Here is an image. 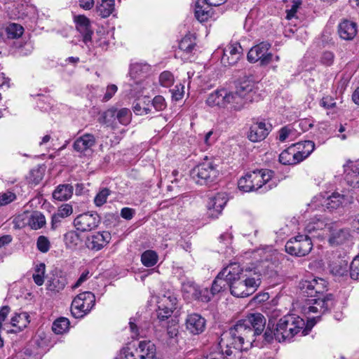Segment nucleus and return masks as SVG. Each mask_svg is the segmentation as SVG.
Segmentation results:
<instances>
[{
    "instance_id": "1",
    "label": "nucleus",
    "mask_w": 359,
    "mask_h": 359,
    "mask_svg": "<svg viewBox=\"0 0 359 359\" xmlns=\"http://www.w3.org/2000/svg\"><path fill=\"white\" fill-rule=\"evenodd\" d=\"M265 325L266 318L262 313L248 315L222 334L219 342L222 352L227 356L240 355L242 351L251 347L254 337L261 335Z\"/></svg>"
},
{
    "instance_id": "2",
    "label": "nucleus",
    "mask_w": 359,
    "mask_h": 359,
    "mask_svg": "<svg viewBox=\"0 0 359 359\" xmlns=\"http://www.w3.org/2000/svg\"><path fill=\"white\" fill-rule=\"evenodd\" d=\"M270 319L266 330L263 337L266 342H271L275 339L278 342L290 340L299 332H302V335L308 334L309 332L316 324V318H309L305 326L304 319L295 314H287L281 318L276 324V328L272 325Z\"/></svg>"
},
{
    "instance_id": "3",
    "label": "nucleus",
    "mask_w": 359,
    "mask_h": 359,
    "mask_svg": "<svg viewBox=\"0 0 359 359\" xmlns=\"http://www.w3.org/2000/svg\"><path fill=\"white\" fill-rule=\"evenodd\" d=\"M226 277L231 294L236 297L252 295L261 284V278L257 273L254 276H247L238 271H229Z\"/></svg>"
},
{
    "instance_id": "4",
    "label": "nucleus",
    "mask_w": 359,
    "mask_h": 359,
    "mask_svg": "<svg viewBox=\"0 0 359 359\" xmlns=\"http://www.w3.org/2000/svg\"><path fill=\"white\" fill-rule=\"evenodd\" d=\"M273 172L262 169L248 172L238 182V189L244 192L258 191H266L272 188Z\"/></svg>"
},
{
    "instance_id": "5",
    "label": "nucleus",
    "mask_w": 359,
    "mask_h": 359,
    "mask_svg": "<svg viewBox=\"0 0 359 359\" xmlns=\"http://www.w3.org/2000/svg\"><path fill=\"white\" fill-rule=\"evenodd\" d=\"M253 85L243 82L236 87L235 92L226 90V107L239 111L249 102H252Z\"/></svg>"
},
{
    "instance_id": "6",
    "label": "nucleus",
    "mask_w": 359,
    "mask_h": 359,
    "mask_svg": "<svg viewBox=\"0 0 359 359\" xmlns=\"http://www.w3.org/2000/svg\"><path fill=\"white\" fill-rule=\"evenodd\" d=\"M119 356L120 359H156V348L152 341H141L134 349L128 347L122 348Z\"/></svg>"
},
{
    "instance_id": "7",
    "label": "nucleus",
    "mask_w": 359,
    "mask_h": 359,
    "mask_svg": "<svg viewBox=\"0 0 359 359\" xmlns=\"http://www.w3.org/2000/svg\"><path fill=\"white\" fill-rule=\"evenodd\" d=\"M219 175L216 165L205 161L194 168L190 173L193 180L200 185L208 184L215 181Z\"/></svg>"
},
{
    "instance_id": "8",
    "label": "nucleus",
    "mask_w": 359,
    "mask_h": 359,
    "mask_svg": "<svg viewBox=\"0 0 359 359\" xmlns=\"http://www.w3.org/2000/svg\"><path fill=\"white\" fill-rule=\"evenodd\" d=\"M95 297L90 292L79 294L72 301L71 313L75 318H81L88 313L95 305Z\"/></svg>"
},
{
    "instance_id": "9",
    "label": "nucleus",
    "mask_w": 359,
    "mask_h": 359,
    "mask_svg": "<svg viewBox=\"0 0 359 359\" xmlns=\"http://www.w3.org/2000/svg\"><path fill=\"white\" fill-rule=\"evenodd\" d=\"M313 248L311 237L308 235L299 234L290 238L285 244V251L297 257H303L308 255Z\"/></svg>"
},
{
    "instance_id": "10",
    "label": "nucleus",
    "mask_w": 359,
    "mask_h": 359,
    "mask_svg": "<svg viewBox=\"0 0 359 359\" xmlns=\"http://www.w3.org/2000/svg\"><path fill=\"white\" fill-rule=\"evenodd\" d=\"M334 306V299L332 294H328L323 297H318L307 300L306 305L304 306V312L306 314L310 313H319L315 317L316 323L320 320V315L325 313Z\"/></svg>"
},
{
    "instance_id": "11",
    "label": "nucleus",
    "mask_w": 359,
    "mask_h": 359,
    "mask_svg": "<svg viewBox=\"0 0 359 359\" xmlns=\"http://www.w3.org/2000/svg\"><path fill=\"white\" fill-rule=\"evenodd\" d=\"M270 48L271 44L264 41L253 46L248 53V60L251 63L259 62L261 66L269 65L273 58Z\"/></svg>"
},
{
    "instance_id": "12",
    "label": "nucleus",
    "mask_w": 359,
    "mask_h": 359,
    "mask_svg": "<svg viewBox=\"0 0 359 359\" xmlns=\"http://www.w3.org/2000/svg\"><path fill=\"white\" fill-rule=\"evenodd\" d=\"M299 287L304 296L315 297L327 290V282L323 278H309L302 280Z\"/></svg>"
},
{
    "instance_id": "13",
    "label": "nucleus",
    "mask_w": 359,
    "mask_h": 359,
    "mask_svg": "<svg viewBox=\"0 0 359 359\" xmlns=\"http://www.w3.org/2000/svg\"><path fill=\"white\" fill-rule=\"evenodd\" d=\"M334 222L326 218H313L305 226V231L313 238H323L328 231H331Z\"/></svg>"
},
{
    "instance_id": "14",
    "label": "nucleus",
    "mask_w": 359,
    "mask_h": 359,
    "mask_svg": "<svg viewBox=\"0 0 359 359\" xmlns=\"http://www.w3.org/2000/svg\"><path fill=\"white\" fill-rule=\"evenodd\" d=\"M177 299L174 292L168 291L158 302L157 317L159 320H164L172 314L176 309Z\"/></svg>"
},
{
    "instance_id": "15",
    "label": "nucleus",
    "mask_w": 359,
    "mask_h": 359,
    "mask_svg": "<svg viewBox=\"0 0 359 359\" xmlns=\"http://www.w3.org/2000/svg\"><path fill=\"white\" fill-rule=\"evenodd\" d=\"M100 222V217L97 212H86L79 215L74 220L76 230L85 232L95 229Z\"/></svg>"
},
{
    "instance_id": "16",
    "label": "nucleus",
    "mask_w": 359,
    "mask_h": 359,
    "mask_svg": "<svg viewBox=\"0 0 359 359\" xmlns=\"http://www.w3.org/2000/svg\"><path fill=\"white\" fill-rule=\"evenodd\" d=\"M228 201L225 193H217L210 197L207 203V215L212 219L218 218Z\"/></svg>"
},
{
    "instance_id": "17",
    "label": "nucleus",
    "mask_w": 359,
    "mask_h": 359,
    "mask_svg": "<svg viewBox=\"0 0 359 359\" xmlns=\"http://www.w3.org/2000/svg\"><path fill=\"white\" fill-rule=\"evenodd\" d=\"M183 292L186 298L208 302L211 295L207 287H200L194 283H187L183 285Z\"/></svg>"
},
{
    "instance_id": "18",
    "label": "nucleus",
    "mask_w": 359,
    "mask_h": 359,
    "mask_svg": "<svg viewBox=\"0 0 359 359\" xmlns=\"http://www.w3.org/2000/svg\"><path fill=\"white\" fill-rule=\"evenodd\" d=\"M272 130V125L265 121L254 122L248 134V139L252 142L264 140Z\"/></svg>"
},
{
    "instance_id": "19",
    "label": "nucleus",
    "mask_w": 359,
    "mask_h": 359,
    "mask_svg": "<svg viewBox=\"0 0 359 359\" xmlns=\"http://www.w3.org/2000/svg\"><path fill=\"white\" fill-rule=\"evenodd\" d=\"M111 240V234L108 231L96 232L87 237L86 245L90 250L98 251L103 248Z\"/></svg>"
},
{
    "instance_id": "20",
    "label": "nucleus",
    "mask_w": 359,
    "mask_h": 359,
    "mask_svg": "<svg viewBox=\"0 0 359 359\" xmlns=\"http://www.w3.org/2000/svg\"><path fill=\"white\" fill-rule=\"evenodd\" d=\"M344 167V180L353 188H359V162L348 161Z\"/></svg>"
},
{
    "instance_id": "21",
    "label": "nucleus",
    "mask_w": 359,
    "mask_h": 359,
    "mask_svg": "<svg viewBox=\"0 0 359 359\" xmlns=\"http://www.w3.org/2000/svg\"><path fill=\"white\" fill-rule=\"evenodd\" d=\"M243 48L239 43L228 46L224 50L222 57V62L228 65H233L240 60Z\"/></svg>"
},
{
    "instance_id": "22",
    "label": "nucleus",
    "mask_w": 359,
    "mask_h": 359,
    "mask_svg": "<svg viewBox=\"0 0 359 359\" xmlns=\"http://www.w3.org/2000/svg\"><path fill=\"white\" fill-rule=\"evenodd\" d=\"M205 327V320L198 313L189 315L186 320V328L193 334H199L203 332Z\"/></svg>"
},
{
    "instance_id": "23",
    "label": "nucleus",
    "mask_w": 359,
    "mask_h": 359,
    "mask_svg": "<svg viewBox=\"0 0 359 359\" xmlns=\"http://www.w3.org/2000/svg\"><path fill=\"white\" fill-rule=\"evenodd\" d=\"M76 24V29L83 35V41L85 43L91 41L93 32L90 29V20L83 15H77L74 18Z\"/></svg>"
},
{
    "instance_id": "24",
    "label": "nucleus",
    "mask_w": 359,
    "mask_h": 359,
    "mask_svg": "<svg viewBox=\"0 0 359 359\" xmlns=\"http://www.w3.org/2000/svg\"><path fill=\"white\" fill-rule=\"evenodd\" d=\"M358 32L355 22L345 20L338 26L339 36L344 40H352Z\"/></svg>"
},
{
    "instance_id": "25",
    "label": "nucleus",
    "mask_w": 359,
    "mask_h": 359,
    "mask_svg": "<svg viewBox=\"0 0 359 359\" xmlns=\"http://www.w3.org/2000/svg\"><path fill=\"white\" fill-rule=\"evenodd\" d=\"M95 144V138L93 135L86 133L77 138L73 144L75 151L83 153L92 148Z\"/></svg>"
},
{
    "instance_id": "26",
    "label": "nucleus",
    "mask_w": 359,
    "mask_h": 359,
    "mask_svg": "<svg viewBox=\"0 0 359 359\" xmlns=\"http://www.w3.org/2000/svg\"><path fill=\"white\" fill-rule=\"evenodd\" d=\"M206 103L210 107H226V89H217L210 93Z\"/></svg>"
},
{
    "instance_id": "27",
    "label": "nucleus",
    "mask_w": 359,
    "mask_h": 359,
    "mask_svg": "<svg viewBox=\"0 0 359 359\" xmlns=\"http://www.w3.org/2000/svg\"><path fill=\"white\" fill-rule=\"evenodd\" d=\"M279 161L283 165H296L302 162L294 145L284 150L279 155Z\"/></svg>"
},
{
    "instance_id": "28",
    "label": "nucleus",
    "mask_w": 359,
    "mask_h": 359,
    "mask_svg": "<svg viewBox=\"0 0 359 359\" xmlns=\"http://www.w3.org/2000/svg\"><path fill=\"white\" fill-rule=\"evenodd\" d=\"M279 266V255L276 252L264 253L262 259L257 262L255 268L263 269H272Z\"/></svg>"
},
{
    "instance_id": "29",
    "label": "nucleus",
    "mask_w": 359,
    "mask_h": 359,
    "mask_svg": "<svg viewBox=\"0 0 359 359\" xmlns=\"http://www.w3.org/2000/svg\"><path fill=\"white\" fill-rule=\"evenodd\" d=\"M333 225L332 230L329 231L330 236L329 243L331 245H339L345 243L350 238L349 231L346 229H335Z\"/></svg>"
},
{
    "instance_id": "30",
    "label": "nucleus",
    "mask_w": 359,
    "mask_h": 359,
    "mask_svg": "<svg viewBox=\"0 0 359 359\" xmlns=\"http://www.w3.org/2000/svg\"><path fill=\"white\" fill-rule=\"evenodd\" d=\"M344 196L337 192H334L332 195L323 198L321 205L325 209L332 211L339 208L344 202Z\"/></svg>"
},
{
    "instance_id": "31",
    "label": "nucleus",
    "mask_w": 359,
    "mask_h": 359,
    "mask_svg": "<svg viewBox=\"0 0 359 359\" xmlns=\"http://www.w3.org/2000/svg\"><path fill=\"white\" fill-rule=\"evenodd\" d=\"M228 271H220L215 278L212 282L210 291H209L211 297L219 293L226 285H228L227 277H226Z\"/></svg>"
},
{
    "instance_id": "32",
    "label": "nucleus",
    "mask_w": 359,
    "mask_h": 359,
    "mask_svg": "<svg viewBox=\"0 0 359 359\" xmlns=\"http://www.w3.org/2000/svg\"><path fill=\"white\" fill-rule=\"evenodd\" d=\"M349 259L346 255L340 256L332 254L327 258L328 267L331 269H346L348 266Z\"/></svg>"
},
{
    "instance_id": "33",
    "label": "nucleus",
    "mask_w": 359,
    "mask_h": 359,
    "mask_svg": "<svg viewBox=\"0 0 359 359\" xmlns=\"http://www.w3.org/2000/svg\"><path fill=\"white\" fill-rule=\"evenodd\" d=\"M301 161L306 158L315 149V143L311 140L299 142L294 144Z\"/></svg>"
},
{
    "instance_id": "34",
    "label": "nucleus",
    "mask_w": 359,
    "mask_h": 359,
    "mask_svg": "<svg viewBox=\"0 0 359 359\" xmlns=\"http://www.w3.org/2000/svg\"><path fill=\"white\" fill-rule=\"evenodd\" d=\"M73 187L70 184H60L53 193V197L57 201H67L73 194Z\"/></svg>"
},
{
    "instance_id": "35",
    "label": "nucleus",
    "mask_w": 359,
    "mask_h": 359,
    "mask_svg": "<svg viewBox=\"0 0 359 359\" xmlns=\"http://www.w3.org/2000/svg\"><path fill=\"white\" fill-rule=\"evenodd\" d=\"M151 70V67L147 63L136 62L130 66V75L133 79L145 77Z\"/></svg>"
},
{
    "instance_id": "36",
    "label": "nucleus",
    "mask_w": 359,
    "mask_h": 359,
    "mask_svg": "<svg viewBox=\"0 0 359 359\" xmlns=\"http://www.w3.org/2000/svg\"><path fill=\"white\" fill-rule=\"evenodd\" d=\"M28 224L32 229H39L46 224L45 216L40 212H34L29 218Z\"/></svg>"
},
{
    "instance_id": "37",
    "label": "nucleus",
    "mask_w": 359,
    "mask_h": 359,
    "mask_svg": "<svg viewBox=\"0 0 359 359\" xmlns=\"http://www.w3.org/2000/svg\"><path fill=\"white\" fill-rule=\"evenodd\" d=\"M114 10V0H102L97 6V12L102 18L109 17Z\"/></svg>"
},
{
    "instance_id": "38",
    "label": "nucleus",
    "mask_w": 359,
    "mask_h": 359,
    "mask_svg": "<svg viewBox=\"0 0 359 359\" xmlns=\"http://www.w3.org/2000/svg\"><path fill=\"white\" fill-rule=\"evenodd\" d=\"M150 100L148 97L139 99L133 107V111L137 115L147 114L151 112L149 107Z\"/></svg>"
},
{
    "instance_id": "39",
    "label": "nucleus",
    "mask_w": 359,
    "mask_h": 359,
    "mask_svg": "<svg viewBox=\"0 0 359 359\" xmlns=\"http://www.w3.org/2000/svg\"><path fill=\"white\" fill-rule=\"evenodd\" d=\"M66 245L69 248H74L82 242L79 233L76 231H69L64 236Z\"/></svg>"
},
{
    "instance_id": "40",
    "label": "nucleus",
    "mask_w": 359,
    "mask_h": 359,
    "mask_svg": "<svg viewBox=\"0 0 359 359\" xmlns=\"http://www.w3.org/2000/svg\"><path fill=\"white\" fill-rule=\"evenodd\" d=\"M196 47L195 39L191 35H187L179 43V48L187 54H191Z\"/></svg>"
},
{
    "instance_id": "41",
    "label": "nucleus",
    "mask_w": 359,
    "mask_h": 359,
    "mask_svg": "<svg viewBox=\"0 0 359 359\" xmlns=\"http://www.w3.org/2000/svg\"><path fill=\"white\" fill-rule=\"evenodd\" d=\"M69 326V320L67 318L61 317L54 321L52 330L55 334H61L68 330Z\"/></svg>"
},
{
    "instance_id": "42",
    "label": "nucleus",
    "mask_w": 359,
    "mask_h": 359,
    "mask_svg": "<svg viewBox=\"0 0 359 359\" xmlns=\"http://www.w3.org/2000/svg\"><path fill=\"white\" fill-rule=\"evenodd\" d=\"M29 315L27 313L16 314L11 318V324L13 327H17L20 330L25 328L29 324Z\"/></svg>"
},
{
    "instance_id": "43",
    "label": "nucleus",
    "mask_w": 359,
    "mask_h": 359,
    "mask_svg": "<svg viewBox=\"0 0 359 359\" xmlns=\"http://www.w3.org/2000/svg\"><path fill=\"white\" fill-rule=\"evenodd\" d=\"M141 261L147 267L154 266L158 261V255L153 250H147L142 255Z\"/></svg>"
},
{
    "instance_id": "44",
    "label": "nucleus",
    "mask_w": 359,
    "mask_h": 359,
    "mask_svg": "<svg viewBox=\"0 0 359 359\" xmlns=\"http://www.w3.org/2000/svg\"><path fill=\"white\" fill-rule=\"evenodd\" d=\"M117 109L111 108L103 113L100 122L109 126L114 127V121L116 120Z\"/></svg>"
},
{
    "instance_id": "45",
    "label": "nucleus",
    "mask_w": 359,
    "mask_h": 359,
    "mask_svg": "<svg viewBox=\"0 0 359 359\" xmlns=\"http://www.w3.org/2000/svg\"><path fill=\"white\" fill-rule=\"evenodd\" d=\"M24 28L19 24L11 23L6 27V33L8 38L16 39L22 36Z\"/></svg>"
},
{
    "instance_id": "46",
    "label": "nucleus",
    "mask_w": 359,
    "mask_h": 359,
    "mask_svg": "<svg viewBox=\"0 0 359 359\" xmlns=\"http://www.w3.org/2000/svg\"><path fill=\"white\" fill-rule=\"evenodd\" d=\"M201 0H198L196 3L195 17L200 22H205L210 17V11L203 8L200 4Z\"/></svg>"
},
{
    "instance_id": "47",
    "label": "nucleus",
    "mask_w": 359,
    "mask_h": 359,
    "mask_svg": "<svg viewBox=\"0 0 359 359\" xmlns=\"http://www.w3.org/2000/svg\"><path fill=\"white\" fill-rule=\"evenodd\" d=\"M131 111L127 108L117 110L116 120L122 125L127 126L131 121Z\"/></svg>"
},
{
    "instance_id": "48",
    "label": "nucleus",
    "mask_w": 359,
    "mask_h": 359,
    "mask_svg": "<svg viewBox=\"0 0 359 359\" xmlns=\"http://www.w3.org/2000/svg\"><path fill=\"white\" fill-rule=\"evenodd\" d=\"M110 194L111 191L109 189H101L94 198L95 205L97 207H100L104 205L107 202V199Z\"/></svg>"
},
{
    "instance_id": "49",
    "label": "nucleus",
    "mask_w": 359,
    "mask_h": 359,
    "mask_svg": "<svg viewBox=\"0 0 359 359\" xmlns=\"http://www.w3.org/2000/svg\"><path fill=\"white\" fill-rule=\"evenodd\" d=\"M174 76L169 71L163 72L159 76L160 84L165 88L171 86L174 83Z\"/></svg>"
},
{
    "instance_id": "50",
    "label": "nucleus",
    "mask_w": 359,
    "mask_h": 359,
    "mask_svg": "<svg viewBox=\"0 0 359 359\" xmlns=\"http://www.w3.org/2000/svg\"><path fill=\"white\" fill-rule=\"evenodd\" d=\"M37 248L41 252H47L50 249V241L44 236H40L36 242Z\"/></svg>"
},
{
    "instance_id": "51",
    "label": "nucleus",
    "mask_w": 359,
    "mask_h": 359,
    "mask_svg": "<svg viewBox=\"0 0 359 359\" xmlns=\"http://www.w3.org/2000/svg\"><path fill=\"white\" fill-rule=\"evenodd\" d=\"M151 104L157 111H163L166 107L165 100L161 95L155 96L151 101Z\"/></svg>"
},
{
    "instance_id": "52",
    "label": "nucleus",
    "mask_w": 359,
    "mask_h": 359,
    "mask_svg": "<svg viewBox=\"0 0 359 359\" xmlns=\"http://www.w3.org/2000/svg\"><path fill=\"white\" fill-rule=\"evenodd\" d=\"M16 199V195L12 191L0 194V206L8 205Z\"/></svg>"
},
{
    "instance_id": "53",
    "label": "nucleus",
    "mask_w": 359,
    "mask_h": 359,
    "mask_svg": "<svg viewBox=\"0 0 359 359\" xmlns=\"http://www.w3.org/2000/svg\"><path fill=\"white\" fill-rule=\"evenodd\" d=\"M172 97L175 101H178L181 100L184 93V86L182 84H178L175 86V88L171 90Z\"/></svg>"
},
{
    "instance_id": "54",
    "label": "nucleus",
    "mask_w": 359,
    "mask_h": 359,
    "mask_svg": "<svg viewBox=\"0 0 359 359\" xmlns=\"http://www.w3.org/2000/svg\"><path fill=\"white\" fill-rule=\"evenodd\" d=\"M57 212L60 214V215L62 218H65L69 215H71L73 212V208L70 204L65 203L62 204L57 210Z\"/></svg>"
},
{
    "instance_id": "55",
    "label": "nucleus",
    "mask_w": 359,
    "mask_h": 359,
    "mask_svg": "<svg viewBox=\"0 0 359 359\" xmlns=\"http://www.w3.org/2000/svg\"><path fill=\"white\" fill-rule=\"evenodd\" d=\"M334 59V53L330 51H325L323 53L320 62L322 64L326 66H330L332 65Z\"/></svg>"
},
{
    "instance_id": "56",
    "label": "nucleus",
    "mask_w": 359,
    "mask_h": 359,
    "mask_svg": "<svg viewBox=\"0 0 359 359\" xmlns=\"http://www.w3.org/2000/svg\"><path fill=\"white\" fill-rule=\"evenodd\" d=\"M320 104L325 109H332L336 107V102H334V98L330 96L323 97Z\"/></svg>"
},
{
    "instance_id": "57",
    "label": "nucleus",
    "mask_w": 359,
    "mask_h": 359,
    "mask_svg": "<svg viewBox=\"0 0 359 359\" xmlns=\"http://www.w3.org/2000/svg\"><path fill=\"white\" fill-rule=\"evenodd\" d=\"M179 326L175 321H172L170 325H168L167 327V334L169 338L172 339L178 334Z\"/></svg>"
},
{
    "instance_id": "58",
    "label": "nucleus",
    "mask_w": 359,
    "mask_h": 359,
    "mask_svg": "<svg viewBox=\"0 0 359 359\" xmlns=\"http://www.w3.org/2000/svg\"><path fill=\"white\" fill-rule=\"evenodd\" d=\"M117 90L118 88L116 85H109L107 88L106 93L103 97L102 100L104 102H107L108 100H109L113 97V95L116 93Z\"/></svg>"
},
{
    "instance_id": "59",
    "label": "nucleus",
    "mask_w": 359,
    "mask_h": 359,
    "mask_svg": "<svg viewBox=\"0 0 359 359\" xmlns=\"http://www.w3.org/2000/svg\"><path fill=\"white\" fill-rule=\"evenodd\" d=\"M300 4H301L300 1H293L292 4L291 6V8L290 9L286 10V13H287L286 18L287 20H290L294 17L295 13H297V9L299 7Z\"/></svg>"
},
{
    "instance_id": "60",
    "label": "nucleus",
    "mask_w": 359,
    "mask_h": 359,
    "mask_svg": "<svg viewBox=\"0 0 359 359\" xmlns=\"http://www.w3.org/2000/svg\"><path fill=\"white\" fill-rule=\"evenodd\" d=\"M44 272L45 271H36V273L32 275L34 283L39 286L42 285L44 283V278H47V276H45Z\"/></svg>"
},
{
    "instance_id": "61",
    "label": "nucleus",
    "mask_w": 359,
    "mask_h": 359,
    "mask_svg": "<svg viewBox=\"0 0 359 359\" xmlns=\"http://www.w3.org/2000/svg\"><path fill=\"white\" fill-rule=\"evenodd\" d=\"M135 211L130 208H123L121 210V216L125 219L130 220L135 215Z\"/></svg>"
},
{
    "instance_id": "62",
    "label": "nucleus",
    "mask_w": 359,
    "mask_h": 359,
    "mask_svg": "<svg viewBox=\"0 0 359 359\" xmlns=\"http://www.w3.org/2000/svg\"><path fill=\"white\" fill-rule=\"evenodd\" d=\"M291 132L292 130L287 126L282 128L278 132L279 140L284 142L289 137Z\"/></svg>"
},
{
    "instance_id": "63",
    "label": "nucleus",
    "mask_w": 359,
    "mask_h": 359,
    "mask_svg": "<svg viewBox=\"0 0 359 359\" xmlns=\"http://www.w3.org/2000/svg\"><path fill=\"white\" fill-rule=\"evenodd\" d=\"M62 219L63 218L60 215V214H58V212H55L52 215L51 229H55L56 228H57L59 226V225L60 224Z\"/></svg>"
},
{
    "instance_id": "64",
    "label": "nucleus",
    "mask_w": 359,
    "mask_h": 359,
    "mask_svg": "<svg viewBox=\"0 0 359 359\" xmlns=\"http://www.w3.org/2000/svg\"><path fill=\"white\" fill-rule=\"evenodd\" d=\"M94 0H80L79 6L84 10H90L94 6Z\"/></svg>"
}]
</instances>
